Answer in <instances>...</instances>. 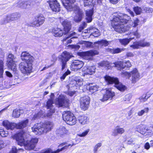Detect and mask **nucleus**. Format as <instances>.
<instances>
[{
  "instance_id": "18",
  "label": "nucleus",
  "mask_w": 153,
  "mask_h": 153,
  "mask_svg": "<svg viewBox=\"0 0 153 153\" xmlns=\"http://www.w3.org/2000/svg\"><path fill=\"white\" fill-rule=\"evenodd\" d=\"M103 98L100 99V100L102 102L106 101L110 98L111 99L115 95L114 93L109 89H106Z\"/></svg>"
},
{
  "instance_id": "19",
  "label": "nucleus",
  "mask_w": 153,
  "mask_h": 153,
  "mask_svg": "<svg viewBox=\"0 0 153 153\" xmlns=\"http://www.w3.org/2000/svg\"><path fill=\"white\" fill-rule=\"evenodd\" d=\"M82 79L79 77H76L74 79L70 82L69 86L71 87L74 86H77L82 85Z\"/></svg>"
},
{
  "instance_id": "50",
  "label": "nucleus",
  "mask_w": 153,
  "mask_h": 153,
  "mask_svg": "<svg viewBox=\"0 0 153 153\" xmlns=\"http://www.w3.org/2000/svg\"><path fill=\"white\" fill-rule=\"evenodd\" d=\"M132 33L133 35L137 38H139L140 36V34L138 32V27H137L136 28H135V30L133 31Z\"/></svg>"
},
{
  "instance_id": "29",
  "label": "nucleus",
  "mask_w": 153,
  "mask_h": 153,
  "mask_svg": "<svg viewBox=\"0 0 153 153\" xmlns=\"http://www.w3.org/2000/svg\"><path fill=\"white\" fill-rule=\"evenodd\" d=\"M9 14L12 21H16L21 17V14L18 12L9 13Z\"/></svg>"
},
{
  "instance_id": "43",
  "label": "nucleus",
  "mask_w": 153,
  "mask_h": 153,
  "mask_svg": "<svg viewBox=\"0 0 153 153\" xmlns=\"http://www.w3.org/2000/svg\"><path fill=\"white\" fill-rule=\"evenodd\" d=\"M140 128L141 131H141L143 132H146L149 130H150V128H152L151 127L149 128L145 125H140Z\"/></svg>"
},
{
  "instance_id": "24",
  "label": "nucleus",
  "mask_w": 153,
  "mask_h": 153,
  "mask_svg": "<svg viewBox=\"0 0 153 153\" xmlns=\"http://www.w3.org/2000/svg\"><path fill=\"white\" fill-rule=\"evenodd\" d=\"M125 131V130L123 128L117 126L113 130L112 132V135L114 136H116L118 134H123Z\"/></svg>"
},
{
  "instance_id": "7",
  "label": "nucleus",
  "mask_w": 153,
  "mask_h": 153,
  "mask_svg": "<svg viewBox=\"0 0 153 153\" xmlns=\"http://www.w3.org/2000/svg\"><path fill=\"white\" fill-rule=\"evenodd\" d=\"M105 80L109 84L114 83L115 86L121 91H124L126 89V87L119 82L118 79L116 78L112 77L106 76L105 77Z\"/></svg>"
},
{
  "instance_id": "56",
  "label": "nucleus",
  "mask_w": 153,
  "mask_h": 153,
  "mask_svg": "<svg viewBox=\"0 0 153 153\" xmlns=\"http://www.w3.org/2000/svg\"><path fill=\"white\" fill-rule=\"evenodd\" d=\"M41 112H39L37 114H35L33 117L32 120H35L36 119H38L41 116Z\"/></svg>"
},
{
  "instance_id": "21",
  "label": "nucleus",
  "mask_w": 153,
  "mask_h": 153,
  "mask_svg": "<svg viewBox=\"0 0 153 153\" xmlns=\"http://www.w3.org/2000/svg\"><path fill=\"white\" fill-rule=\"evenodd\" d=\"M97 51H91L86 52H81V55L83 56L84 59H91V56L97 54Z\"/></svg>"
},
{
  "instance_id": "31",
  "label": "nucleus",
  "mask_w": 153,
  "mask_h": 153,
  "mask_svg": "<svg viewBox=\"0 0 153 153\" xmlns=\"http://www.w3.org/2000/svg\"><path fill=\"white\" fill-rule=\"evenodd\" d=\"M109 43L108 41L106 40H101L100 41H98L94 42V44L96 45H98L102 47L103 46H106L108 45Z\"/></svg>"
},
{
  "instance_id": "63",
  "label": "nucleus",
  "mask_w": 153,
  "mask_h": 153,
  "mask_svg": "<svg viewBox=\"0 0 153 153\" xmlns=\"http://www.w3.org/2000/svg\"><path fill=\"white\" fill-rule=\"evenodd\" d=\"M126 56L127 57H132L134 56V54L133 53L129 52L126 53Z\"/></svg>"
},
{
  "instance_id": "23",
  "label": "nucleus",
  "mask_w": 153,
  "mask_h": 153,
  "mask_svg": "<svg viewBox=\"0 0 153 153\" xmlns=\"http://www.w3.org/2000/svg\"><path fill=\"white\" fill-rule=\"evenodd\" d=\"M68 132V131L64 127L61 126L57 129L56 131V133L58 136L61 137L64 136Z\"/></svg>"
},
{
  "instance_id": "8",
  "label": "nucleus",
  "mask_w": 153,
  "mask_h": 153,
  "mask_svg": "<svg viewBox=\"0 0 153 153\" xmlns=\"http://www.w3.org/2000/svg\"><path fill=\"white\" fill-rule=\"evenodd\" d=\"M63 119L67 124L73 125L76 123V119L73 114L70 111H67L63 114Z\"/></svg>"
},
{
  "instance_id": "41",
  "label": "nucleus",
  "mask_w": 153,
  "mask_h": 153,
  "mask_svg": "<svg viewBox=\"0 0 153 153\" xmlns=\"http://www.w3.org/2000/svg\"><path fill=\"white\" fill-rule=\"evenodd\" d=\"M20 115V110L15 109L13 111L12 114L13 117L18 118L19 117Z\"/></svg>"
},
{
  "instance_id": "2",
  "label": "nucleus",
  "mask_w": 153,
  "mask_h": 153,
  "mask_svg": "<svg viewBox=\"0 0 153 153\" xmlns=\"http://www.w3.org/2000/svg\"><path fill=\"white\" fill-rule=\"evenodd\" d=\"M21 57L22 60L25 62H21L19 64V68L22 73L28 75L31 72L34 58L27 51L22 52Z\"/></svg>"
},
{
  "instance_id": "49",
  "label": "nucleus",
  "mask_w": 153,
  "mask_h": 153,
  "mask_svg": "<svg viewBox=\"0 0 153 153\" xmlns=\"http://www.w3.org/2000/svg\"><path fill=\"white\" fill-rule=\"evenodd\" d=\"M90 129H88L83 132L82 134H78L77 135L79 137H84L86 136L89 132Z\"/></svg>"
},
{
  "instance_id": "58",
  "label": "nucleus",
  "mask_w": 153,
  "mask_h": 153,
  "mask_svg": "<svg viewBox=\"0 0 153 153\" xmlns=\"http://www.w3.org/2000/svg\"><path fill=\"white\" fill-rule=\"evenodd\" d=\"M6 146L4 141L2 140H0V150L4 148Z\"/></svg>"
},
{
  "instance_id": "15",
  "label": "nucleus",
  "mask_w": 153,
  "mask_h": 153,
  "mask_svg": "<svg viewBox=\"0 0 153 153\" xmlns=\"http://www.w3.org/2000/svg\"><path fill=\"white\" fill-rule=\"evenodd\" d=\"M45 21V18L42 15H39L35 17L31 23L32 26L39 27L42 25Z\"/></svg>"
},
{
  "instance_id": "36",
  "label": "nucleus",
  "mask_w": 153,
  "mask_h": 153,
  "mask_svg": "<svg viewBox=\"0 0 153 153\" xmlns=\"http://www.w3.org/2000/svg\"><path fill=\"white\" fill-rule=\"evenodd\" d=\"M139 41L140 47H148L150 45L149 42H145L144 40H142Z\"/></svg>"
},
{
  "instance_id": "55",
  "label": "nucleus",
  "mask_w": 153,
  "mask_h": 153,
  "mask_svg": "<svg viewBox=\"0 0 153 153\" xmlns=\"http://www.w3.org/2000/svg\"><path fill=\"white\" fill-rule=\"evenodd\" d=\"M131 97V95L129 94L126 95L123 98V100L125 101H129Z\"/></svg>"
},
{
  "instance_id": "12",
  "label": "nucleus",
  "mask_w": 153,
  "mask_h": 153,
  "mask_svg": "<svg viewBox=\"0 0 153 153\" xmlns=\"http://www.w3.org/2000/svg\"><path fill=\"white\" fill-rule=\"evenodd\" d=\"M36 0H30L27 1H20L18 3L17 7L22 9L28 8L32 5H33L36 1Z\"/></svg>"
},
{
  "instance_id": "52",
  "label": "nucleus",
  "mask_w": 153,
  "mask_h": 153,
  "mask_svg": "<svg viewBox=\"0 0 153 153\" xmlns=\"http://www.w3.org/2000/svg\"><path fill=\"white\" fill-rule=\"evenodd\" d=\"M102 144L101 143H99L95 145L94 149V152L95 153L97 151L99 148L101 146Z\"/></svg>"
},
{
  "instance_id": "34",
  "label": "nucleus",
  "mask_w": 153,
  "mask_h": 153,
  "mask_svg": "<svg viewBox=\"0 0 153 153\" xmlns=\"http://www.w3.org/2000/svg\"><path fill=\"white\" fill-rule=\"evenodd\" d=\"M134 38H130L129 39L126 38L125 39H119V42L121 45H126L128 44Z\"/></svg>"
},
{
  "instance_id": "48",
  "label": "nucleus",
  "mask_w": 153,
  "mask_h": 153,
  "mask_svg": "<svg viewBox=\"0 0 153 153\" xmlns=\"http://www.w3.org/2000/svg\"><path fill=\"white\" fill-rule=\"evenodd\" d=\"M80 44L84 45L87 48L90 47L92 44V43L85 41H83L80 42Z\"/></svg>"
},
{
  "instance_id": "30",
  "label": "nucleus",
  "mask_w": 153,
  "mask_h": 153,
  "mask_svg": "<svg viewBox=\"0 0 153 153\" xmlns=\"http://www.w3.org/2000/svg\"><path fill=\"white\" fill-rule=\"evenodd\" d=\"M11 21H12L9 14H8L4 16L3 19L1 20L0 23L1 25H3L9 23Z\"/></svg>"
},
{
  "instance_id": "9",
  "label": "nucleus",
  "mask_w": 153,
  "mask_h": 153,
  "mask_svg": "<svg viewBox=\"0 0 153 153\" xmlns=\"http://www.w3.org/2000/svg\"><path fill=\"white\" fill-rule=\"evenodd\" d=\"M71 55L66 51L64 52L59 56V61L62 66V70H63L67 66L66 63L71 57Z\"/></svg>"
},
{
  "instance_id": "62",
  "label": "nucleus",
  "mask_w": 153,
  "mask_h": 153,
  "mask_svg": "<svg viewBox=\"0 0 153 153\" xmlns=\"http://www.w3.org/2000/svg\"><path fill=\"white\" fill-rule=\"evenodd\" d=\"M102 0H97V4L96 5L97 7H99L102 5Z\"/></svg>"
},
{
  "instance_id": "17",
  "label": "nucleus",
  "mask_w": 153,
  "mask_h": 153,
  "mask_svg": "<svg viewBox=\"0 0 153 153\" xmlns=\"http://www.w3.org/2000/svg\"><path fill=\"white\" fill-rule=\"evenodd\" d=\"M63 96H60L58 98L56 99L55 103L58 105L60 107H66L68 105V101L65 99Z\"/></svg>"
},
{
  "instance_id": "53",
  "label": "nucleus",
  "mask_w": 153,
  "mask_h": 153,
  "mask_svg": "<svg viewBox=\"0 0 153 153\" xmlns=\"http://www.w3.org/2000/svg\"><path fill=\"white\" fill-rule=\"evenodd\" d=\"M93 0H83L85 6L90 5Z\"/></svg>"
},
{
  "instance_id": "45",
  "label": "nucleus",
  "mask_w": 153,
  "mask_h": 153,
  "mask_svg": "<svg viewBox=\"0 0 153 153\" xmlns=\"http://www.w3.org/2000/svg\"><path fill=\"white\" fill-rule=\"evenodd\" d=\"M3 62L2 60L0 61V78L2 77L4 72Z\"/></svg>"
},
{
  "instance_id": "47",
  "label": "nucleus",
  "mask_w": 153,
  "mask_h": 153,
  "mask_svg": "<svg viewBox=\"0 0 153 153\" xmlns=\"http://www.w3.org/2000/svg\"><path fill=\"white\" fill-rule=\"evenodd\" d=\"M8 132L5 131L3 129H0V135L2 137H5L7 136Z\"/></svg>"
},
{
  "instance_id": "64",
  "label": "nucleus",
  "mask_w": 153,
  "mask_h": 153,
  "mask_svg": "<svg viewBox=\"0 0 153 153\" xmlns=\"http://www.w3.org/2000/svg\"><path fill=\"white\" fill-rule=\"evenodd\" d=\"M146 10L147 13H152L153 12V10L152 8H146Z\"/></svg>"
},
{
  "instance_id": "61",
  "label": "nucleus",
  "mask_w": 153,
  "mask_h": 153,
  "mask_svg": "<svg viewBox=\"0 0 153 153\" xmlns=\"http://www.w3.org/2000/svg\"><path fill=\"white\" fill-rule=\"evenodd\" d=\"M75 93V91H69L68 92V94L71 97L73 96Z\"/></svg>"
},
{
  "instance_id": "32",
  "label": "nucleus",
  "mask_w": 153,
  "mask_h": 153,
  "mask_svg": "<svg viewBox=\"0 0 153 153\" xmlns=\"http://www.w3.org/2000/svg\"><path fill=\"white\" fill-rule=\"evenodd\" d=\"M16 58L14 55L11 53H9L8 55L7 59V62L10 65L11 64V63L15 62V59Z\"/></svg>"
},
{
  "instance_id": "28",
  "label": "nucleus",
  "mask_w": 153,
  "mask_h": 153,
  "mask_svg": "<svg viewBox=\"0 0 153 153\" xmlns=\"http://www.w3.org/2000/svg\"><path fill=\"white\" fill-rule=\"evenodd\" d=\"M96 68L94 66H92L87 67H85L83 71H85V74H92L95 71Z\"/></svg>"
},
{
  "instance_id": "57",
  "label": "nucleus",
  "mask_w": 153,
  "mask_h": 153,
  "mask_svg": "<svg viewBox=\"0 0 153 153\" xmlns=\"http://www.w3.org/2000/svg\"><path fill=\"white\" fill-rule=\"evenodd\" d=\"M70 72L68 70L60 78L61 79H64L65 78L66 76L70 74Z\"/></svg>"
},
{
  "instance_id": "22",
  "label": "nucleus",
  "mask_w": 153,
  "mask_h": 153,
  "mask_svg": "<svg viewBox=\"0 0 153 153\" xmlns=\"http://www.w3.org/2000/svg\"><path fill=\"white\" fill-rule=\"evenodd\" d=\"M62 24L64 27V30L65 31L64 34H66L71 29V22L67 20H65L62 22Z\"/></svg>"
},
{
  "instance_id": "26",
  "label": "nucleus",
  "mask_w": 153,
  "mask_h": 153,
  "mask_svg": "<svg viewBox=\"0 0 153 153\" xmlns=\"http://www.w3.org/2000/svg\"><path fill=\"white\" fill-rule=\"evenodd\" d=\"M93 12L94 11L92 9L86 11L85 19L87 22L89 23L91 22L92 20V16Z\"/></svg>"
},
{
  "instance_id": "54",
  "label": "nucleus",
  "mask_w": 153,
  "mask_h": 153,
  "mask_svg": "<svg viewBox=\"0 0 153 153\" xmlns=\"http://www.w3.org/2000/svg\"><path fill=\"white\" fill-rule=\"evenodd\" d=\"M149 97V96H147L146 94H144L140 98V99L142 100V101L144 102L146 101Z\"/></svg>"
},
{
  "instance_id": "11",
  "label": "nucleus",
  "mask_w": 153,
  "mask_h": 153,
  "mask_svg": "<svg viewBox=\"0 0 153 153\" xmlns=\"http://www.w3.org/2000/svg\"><path fill=\"white\" fill-rule=\"evenodd\" d=\"M47 2L53 12H58L60 11V4L57 0H48Z\"/></svg>"
},
{
  "instance_id": "25",
  "label": "nucleus",
  "mask_w": 153,
  "mask_h": 153,
  "mask_svg": "<svg viewBox=\"0 0 153 153\" xmlns=\"http://www.w3.org/2000/svg\"><path fill=\"white\" fill-rule=\"evenodd\" d=\"M78 120L80 124L84 125L88 123V119L86 116L82 115L79 116L78 117Z\"/></svg>"
},
{
  "instance_id": "51",
  "label": "nucleus",
  "mask_w": 153,
  "mask_h": 153,
  "mask_svg": "<svg viewBox=\"0 0 153 153\" xmlns=\"http://www.w3.org/2000/svg\"><path fill=\"white\" fill-rule=\"evenodd\" d=\"M134 10L136 14H140L142 11L141 8L138 7H134Z\"/></svg>"
},
{
  "instance_id": "37",
  "label": "nucleus",
  "mask_w": 153,
  "mask_h": 153,
  "mask_svg": "<svg viewBox=\"0 0 153 153\" xmlns=\"http://www.w3.org/2000/svg\"><path fill=\"white\" fill-rule=\"evenodd\" d=\"M140 23V20L138 18H135L133 19L131 26L133 27L136 28L139 25Z\"/></svg>"
},
{
  "instance_id": "3",
  "label": "nucleus",
  "mask_w": 153,
  "mask_h": 153,
  "mask_svg": "<svg viewBox=\"0 0 153 153\" xmlns=\"http://www.w3.org/2000/svg\"><path fill=\"white\" fill-rule=\"evenodd\" d=\"M62 1L63 5L68 11H73L76 15L74 18V21L76 22H80L82 19L83 13L78 7L73 4L76 0H64Z\"/></svg>"
},
{
  "instance_id": "10",
  "label": "nucleus",
  "mask_w": 153,
  "mask_h": 153,
  "mask_svg": "<svg viewBox=\"0 0 153 153\" xmlns=\"http://www.w3.org/2000/svg\"><path fill=\"white\" fill-rule=\"evenodd\" d=\"M122 74L124 76L126 77L127 78H129L131 76H132V82L135 83L136 81L139 79L140 76L137 71V69L134 68L130 73L126 72H122Z\"/></svg>"
},
{
  "instance_id": "27",
  "label": "nucleus",
  "mask_w": 153,
  "mask_h": 153,
  "mask_svg": "<svg viewBox=\"0 0 153 153\" xmlns=\"http://www.w3.org/2000/svg\"><path fill=\"white\" fill-rule=\"evenodd\" d=\"M52 32L54 36L56 37H60L62 36L63 33L62 30L59 28H54L53 29Z\"/></svg>"
},
{
  "instance_id": "13",
  "label": "nucleus",
  "mask_w": 153,
  "mask_h": 153,
  "mask_svg": "<svg viewBox=\"0 0 153 153\" xmlns=\"http://www.w3.org/2000/svg\"><path fill=\"white\" fill-rule=\"evenodd\" d=\"M90 98L88 96H85L81 98L80 101V107L84 110H87L89 106Z\"/></svg>"
},
{
  "instance_id": "59",
  "label": "nucleus",
  "mask_w": 153,
  "mask_h": 153,
  "mask_svg": "<svg viewBox=\"0 0 153 153\" xmlns=\"http://www.w3.org/2000/svg\"><path fill=\"white\" fill-rule=\"evenodd\" d=\"M86 24L85 23H84L82 25H81L79 27L78 30L79 32H81L85 28Z\"/></svg>"
},
{
  "instance_id": "44",
  "label": "nucleus",
  "mask_w": 153,
  "mask_h": 153,
  "mask_svg": "<svg viewBox=\"0 0 153 153\" xmlns=\"http://www.w3.org/2000/svg\"><path fill=\"white\" fill-rule=\"evenodd\" d=\"M130 46L133 49H138L140 46L139 41L133 43L132 45H130Z\"/></svg>"
},
{
  "instance_id": "4",
  "label": "nucleus",
  "mask_w": 153,
  "mask_h": 153,
  "mask_svg": "<svg viewBox=\"0 0 153 153\" xmlns=\"http://www.w3.org/2000/svg\"><path fill=\"white\" fill-rule=\"evenodd\" d=\"M25 133L23 132L18 133L16 136V139L19 145L29 147V149H33L38 141L37 138L32 139L30 141H25L24 139Z\"/></svg>"
},
{
  "instance_id": "20",
  "label": "nucleus",
  "mask_w": 153,
  "mask_h": 153,
  "mask_svg": "<svg viewBox=\"0 0 153 153\" xmlns=\"http://www.w3.org/2000/svg\"><path fill=\"white\" fill-rule=\"evenodd\" d=\"M53 103V101L52 98L49 100L47 102L46 106L47 109H50V110L49 111V112H48L46 114L48 117L51 115L55 112V110L53 108L52 105Z\"/></svg>"
},
{
  "instance_id": "46",
  "label": "nucleus",
  "mask_w": 153,
  "mask_h": 153,
  "mask_svg": "<svg viewBox=\"0 0 153 153\" xmlns=\"http://www.w3.org/2000/svg\"><path fill=\"white\" fill-rule=\"evenodd\" d=\"M149 110V109L148 108H145L144 109L142 110L141 111H139L137 113L138 115L139 116H141L143 115L144 113H148Z\"/></svg>"
},
{
  "instance_id": "6",
  "label": "nucleus",
  "mask_w": 153,
  "mask_h": 153,
  "mask_svg": "<svg viewBox=\"0 0 153 153\" xmlns=\"http://www.w3.org/2000/svg\"><path fill=\"white\" fill-rule=\"evenodd\" d=\"M28 121V120L27 119L16 124L14 123H10L7 120H5L3 121L2 124L7 129L13 130L15 127L18 129H22L25 127L27 126Z\"/></svg>"
},
{
  "instance_id": "39",
  "label": "nucleus",
  "mask_w": 153,
  "mask_h": 153,
  "mask_svg": "<svg viewBox=\"0 0 153 153\" xmlns=\"http://www.w3.org/2000/svg\"><path fill=\"white\" fill-rule=\"evenodd\" d=\"M98 65L101 67H107L109 68L111 64L108 61H102L98 64Z\"/></svg>"
},
{
  "instance_id": "5",
  "label": "nucleus",
  "mask_w": 153,
  "mask_h": 153,
  "mask_svg": "<svg viewBox=\"0 0 153 153\" xmlns=\"http://www.w3.org/2000/svg\"><path fill=\"white\" fill-rule=\"evenodd\" d=\"M53 126L52 123L48 121L42 125L41 123L36 124L33 127H32V130L36 134L40 135L50 131Z\"/></svg>"
},
{
  "instance_id": "33",
  "label": "nucleus",
  "mask_w": 153,
  "mask_h": 153,
  "mask_svg": "<svg viewBox=\"0 0 153 153\" xmlns=\"http://www.w3.org/2000/svg\"><path fill=\"white\" fill-rule=\"evenodd\" d=\"M125 49L123 48H116L114 49H109L108 50L112 54H117L120 53L124 51Z\"/></svg>"
},
{
  "instance_id": "38",
  "label": "nucleus",
  "mask_w": 153,
  "mask_h": 153,
  "mask_svg": "<svg viewBox=\"0 0 153 153\" xmlns=\"http://www.w3.org/2000/svg\"><path fill=\"white\" fill-rule=\"evenodd\" d=\"M93 30L94 32H91L92 34V35L95 37H97L100 36V33L99 32V30L98 29L93 28L92 27L90 28H89V30Z\"/></svg>"
},
{
  "instance_id": "42",
  "label": "nucleus",
  "mask_w": 153,
  "mask_h": 153,
  "mask_svg": "<svg viewBox=\"0 0 153 153\" xmlns=\"http://www.w3.org/2000/svg\"><path fill=\"white\" fill-rule=\"evenodd\" d=\"M11 63L12 64H10V65L9 64H7L9 68L11 69L14 71H16L17 70V68L15 62H12Z\"/></svg>"
},
{
  "instance_id": "1",
  "label": "nucleus",
  "mask_w": 153,
  "mask_h": 153,
  "mask_svg": "<svg viewBox=\"0 0 153 153\" xmlns=\"http://www.w3.org/2000/svg\"><path fill=\"white\" fill-rule=\"evenodd\" d=\"M130 16L120 13L114 15L112 21L111 25L114 30L121 33L128 30L125 24L131 19Z\"/></svg>"
},
{
  "instance_id": "35",
  "label": "nucleus",
  "mask_w": 153,
  "mask_h": 153,
  "mask_svg": "<svg viewBox=\"0 0 153 153\" xmlns=\"http://www.w3.org/2000/svg\"><path fill=\"white\" fill-rule=\"evenodd\" d=\"M76 35V33L75 32H73L72 33H71L70 35V36L69 37H67L66 39H64L63 40L64 41L66 40L67 39H68L69 37H71L70 39H68L67 41L68 43H71L72 41V39H74V38H77V37L76 36H75Z\"/></svg>"
},
{
  "instance_id": "14",
  "label": "nucleus",
  "mask_w": 153,
  "mask_h": 153,
  "mask_svg": "<svg viewBox=\"0 0 153 153\" xmlns=\"http://www.w3.org/2000/svg\"><path fill=\"white\" fill-rule=\"evenodd\" d=\"M115 66L118 67V70H121L125 68H129L131 67V64L129 61H118L114 63Z\"/></svg>"
},
{
  "instance_id": "60",
  "label": "nucleus",
  "mask_w": 153,
  "mask_h": 153,
  "mask_svg": "<svg viewBox=\"0 0 153 153\" xmlns=\"http://www.w3.org/2000/svg\"><path fill=\"white\" fill-rule=\"evenodd\" d=\"M126 10L128 12L131 16L134 17V14L133 12L131 10L128 8L126 7Z\"/></svg>"
},
{
  "instance_id": "16",
  "label": "nucleus",
  "mask_w": 153,
  "mask_h": 153,
  "mask_svg": "<svg viewBox=\"0 0 153 153\" xmlns=\"http://www.w3.org/2000/svg\"><path fill=\"white\" fill-rule=\"evenodd\" d=\"M84 63L82 61L79 60H75L73 61L71 63V66L72 70L76 71L81 68L83 66Z\"/></svg>"
},
{
  "instance_id": "40",
  "label": "nucleus",
  "mask_w": 153,
  "mask_h": 153,
  "mask_svg": "<svg viewBox=\"0 0 153 153\" xmlns=\"http://www.w3.org/2000/svg\"><path fill=\"white\" fill-rule=\"evenodd\" d=\"M88 88V90L91 93H93L98 90L99 87L97 85H94L93 86H90L89 87H87V89Z\"/></svg>"
}]
</instances>
